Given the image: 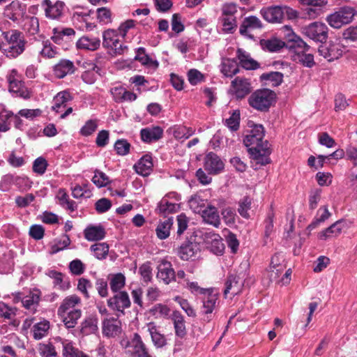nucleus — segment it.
Instances as JSON below:
<instances>
[{
  "label": "nucleus",
  "mask_w": 357,
  "mask_h": 357,
  "mask_svg": "<svg viewBox=\"0 0 357 357\" xmlns=\"http://www.w3.org/2000/svg\"><path fill=\"white\" fill-rule=\"evenodd\" d=\"M121 321L116 318L106 319L102 322V333L107 337H115L121 331Z\"/></svg>",
  "instance_id": "obj_21"
},
{
  "label": "nucleus",
  "mask_w": 357,
  "mask_h": 357,
  "mask_svg": "<svg viewBox=\"0 0 357 357\" xmlns=\"http://www.w3.org/2000/svg\"><path fill=\"white\" fill-rule=\"evenodd\" d=\"M2 35L6 41L2 51L6 57L15 59L24 52L26 41L22 32L13 29L3 32Z\"/></svg>",
  "instance_id": "obj_3"
},
{
  "label": "nucleus",
  "mask_w": 357,
  "mask_h": 357,
  "mask_svg": "<svg viewBox=\"0 0 357 357\" xmlns=\"http://www.w3.org/2000/svg\"><path fill=\"white\" fill-rule=\"evenodd\" d=\"M317 215L318 217L316 218L314 221L307 227V229L310 231L315 229L319 224L325 222L331 216V213L329 212L327 206L321 207L317 211Z\"/></svg>",
  "instance_id": "obj_42"
},
{
  "label": "nucleus",
  "mask_w": 357,
  "mask_h": 357,
  "mask_svg": "<svg viewBox=\"0 0 357 357\" xmlns=\"http://www.w3.org/2000/svg\"><path fill=\"white\" fill-rule=\"evenodd\" d=\"M16 314V308L12 307L3 302H0V317L11 319Z\"/></svg>",
  "instance_id": "obj_61"
},
{
  "label": "nucleus",
  "mask_w": 357,
  "mask_h": 357,
  "mask_svg": "<svg viewBox=\"0 0 357 357\" xmlns=\"http://www.w3.org/2000/svg\"><path fill=\"white\" fill-rule=\"evenodd\" d=\"M243 281L238 275H230L225 282L224 296L225 298L229 294L231 297L240 294L243 288Z\"/></svg>",
  "instance_id": "obj_14"
},
{
  "label": "nucleus",
  "mask_w": 357,
  "mask_h": 357,
  "mask_svg": "<svg viewBox=\"0 0 357 357\" xmlns=\"http://www.w3.org/2000/svg\"><path fill=\"white\" fill-rule=\"evenodd\" d=\"M163 135V130L159 126L143 128L140 131L141 139L146 143L159 140Z\"/></svg>",
  "instance_id": "obj_24"
},
{
  "label": "nucleus",
  "mask_w": 357,
  "mask_h": 357,
  "mask_svg": "<svg viewBox=\"0 0 357 357\" xmlns=\"http://www.w3.org/2000/svg\"><path fill=\"white\" fill-rule=\"evenodd\" d=\"M23 30L29 36H35L39 32V21L36 17H27L24 19Z\"/></svg>",
  "instance_id": "obj_40"
},
{
  "label": "nucleus",
  "mask_w": 357,
  "mask_h": 357,
  "mask_svg": "<svg viewBox=\"0 0 357 357\" xmlns=\"http://www.w3.org/2000/svg\"><path fill=\"white\" fill-rule=\"evenodd\" d=\"M84 237L89 241L102 240L105 236V231L101 226H89L84 231Z\"/></svg>",
  "instance_id": "obj_33"
},
{
  "label": "nucleus",
  "mask_w": 357,
  "mask_h": 357,
  "mask_svg": "<svg viewBox=\"0 0 357 357\" xmlns=\"http://www.w3.org/2000/svg\"><path fill=\"white\" fill-rule=\"evenodd\" d=\"M224 162L220 158L213 152H210L205 156L204 168L208 174H218L224 169Z\"/></svg>",
  "instance_id": "obj_12"
},
{
  "label": "nucleus",
  "mask_w": 357,
  "mask_h": 357,
  "mask_svg": "<svg viewBox=\"0 0 357 357\" xmlns=\"http://www.w3.org/2000/svg\"><path fill=\"white\" fill-rule=\"evenodd\" d=\"M202 216L205 222L215 227H218L220 225L219 213L215 206H208L202 211Z\"/></svg>",
  "instance_id": "obj_27"
},
{
  "label": "nucleus",
  "mask_w": 357,
  "mask_h": 357,
  "mask_svg": "<svg viewBox=\"0 0 357 357\" xmlns=\"http://www.w3.org/2000/svg\"><path fill=\"white\" fill-rule=\"evenodd\" d=\"M231 86L236 97L242 98L251 91L250 83L248 79L237 77L231 82Z\"/></svg>",
  "instance_id": "obj_20"
},
{
  "label": "nucleus",
  "mask_w": 357,
  "mask_h": 357,
  "mask_svg": "<svg viewBox=\"0 0 357 357\" xmlns=\"http://www.w3.org/2000/svg\"><path fill=\"white\" fill-rule=\"evenodd\" d=\"M356 11L354 8L350 6H344L340 8L338 10L328 15L326 17V22L328 24L334 29H340L344 24L350 23Z\"/></svg>",
  "instance_id": "obj_5"
},
{
  "label": "nucleus",
  "mask_w": 357,
  "mask_h": 357,
  "mask_svg": "<svg viewBox=\"0 0 357 357\" xmlns=\"http://www.w3.org/2000/svg\"><path fill=\"white\" fill-rule=\"evenodd\" d=\"M38 352L42 357H54L56 356L55 347L51 343H40L38 346Z\"/></svg>",
  "instance_id": "obj_57"
},
{
  "label": "nucleus",
  "mask_w": 357,
  "mask_h": 357,
  "mask_svg": "<svg viewBox=\"0 0 357 357\" xmlns=\"http://www.w3.org/2000/svg\"><path fill=\"white\" fill-rule=\"evenodd\" d=\"M223 31L227 33H233L236 28V20L234 17H221Z\"/></svg>",
  "instance_id": "obj_60"
},
{
  "label": "nucleus",
  "mask_w": 357,
  "mask_h": 357,
  "mask_svg": "<svg viewBox=\"0 0 357 357\" xmlns=\"http://www.w3.org/2000/svg\"><path fill=\"white\" fill-rule=\"evenodd\" d=\"M48 275L54 280V285L61 290H67L70 287L69 282L63 281V275L61 273L56 271H50Z\"/></svg>",
  "instance_id": "obj_50"
},
{
  "label": "nucleus",
  "mask_w": 357,
  "mask_h": 357,
  "mask_svg": "<svg viewBox=\"0 0 357 357\" xmlns=\"http://www.w3.org/2000/svg\"><path fill=\"white\" fill-rule=\"evenodd\" d=\"M239 71L236 62L232 59H223L221 64V72L226 77H232Z\"/></svg>",
  "instance_id": "obj_43"
},
{
  "label": "nucleus",
  "mask_w": 357,
  "mask_h": 357,
  "mask_svg": "<svg viewBox=\"0 0 357 357\" xmlns=\"http://www.w3.org/2000/svg\"><path fill=\"white\" fill-rule=\"evenodd\" d=\"M7 80L9 84V91L13 96L24 99L30 98V91L21 80L20 76L16 70L13 69L10 72L7 76Z\"/></svg>",
  "instance_id": "obj_7"
},
{
  "label": "nucleus",
  "mask_w": 357,
  "mask_h": 357,
  "mask_svg": "<svg viewBox=\"0 0 357 357\" xmlns=\"http://www.w3.org/2000/svg\"><path fill=\"white\" fill-rule=\"evenodd\" d=\"M152 157L150 155H144L134 165L135 172L143 176H149L153 169Z\"/></svg>",
  "instance_id": "obj_23"
},
{
  "label": "nucleus",
  "mask_w": 357,
  "mask_h": 357,
  "mask_svg": "<svg viewBox=\"0 0 357 357\" xmlns=\"http://www.w3.org/2000/svg\"><path fill=\"white\" fill-rule=\"evenodd\" d=\"M202 295L203 313L206 315L204 320L210 321L211 319V314L215 309L218 299V292L213 289H208Z\"/></svg>",
  "instance_id": "obj_10"
},
{
  "label": "nucleus",
  "mask_w": 357,
  "mask_h": 357,
  "mask_svg": "<svg viewBox=\"0 0 357 357\" xmlns=\"http://www.w3.org/2000/svg\"><path fill=\"white\" fill-rule=\"evenodd\" d=\"M91 250L98 259H105L108 255L109 245L106 243H95L91 246Z\"/></svg>",
  "instance_id": "obj_49"
},
{
  "label": "nucleus",
  "mask_w": 357,
  "mask_h": 357,
  "mask_svg": "<svg viewBox=\"0 0 357 357\" xmlns=\"http://www.w3.org/2000/svg\"><path fill=\"white\" fill-rule=\"evenodd\" d=\"M40 297V291L38 289L31 291L28 295L23 297L22 303L23 306L34 312L38 305Z\"/></svg>",
  "instance_id": "obj_29"
},
{
  "label": "nucleus",
  "mask_w": 357,
  "mask_h": 357,
  "mask_svg": "<svg viewBox=\"0 0 357 357\" xmlns=\"http://www.w3.org/2000/svg\"><path fill=\"white\" fill-rule=\"evenodd\" d=\"M302 33L315 42L324 43L328 36V28L321 22H314L302 27Z\"/></svg>",
  "instance_id": "obj_6"
},
{
  "label": "nucleus",
  "mask_w": 357,
  "mask_h": 357,
  "mask_svg": "<svg viewBox=\"0 0 357 357\" xmlns=\"http://www.w3.org/2000/svg\"><path fill=\"white\" fill-rule=\"evenodd\" d=\"M175 334L176 336L183 338L186 335V328L183 316L178 311H174L172 315Z\"/></svg>",
  "instance_id": "obj_32"
},
{
  "label": "nucleus",
  "mask_w": 357,
  "mask_h": 357,
  "mask_svg": "<svg viewBox=\"0 0 357 357\" xmlns=\"http://www.w3.org/2000/svg\"><path fill=\"white\" fill-rule=\"evenodd\" d=\"M56 198L59 202V204L63 208L74 211L77 209V204L73 200L68 198V195L64 189H59L56 195Z\"/></svg>",
  "instance_id": "obj_41"
},
{
  "label": "nucleus",
  "mask_w": 357,
  "mask_h": 357,
  "mask_svg": "<svg viewBox=\"0 0 357 357\" xmlns=\"http://www.w3.org/2000/svg\"><path fill=\"white\" fill-rule=\"evenodd\" d=\"M57 314L67 328H73L82 314L81 298L76 294L66 296L58 307Z\"/></svg>",
  "instance_id": "obj_2"
},
{
  "label": "nucleus",
  "mask_w": 357,
  "mask_h": 357,
  "mask_svg": "<svg viewBox=\"0 0 357 357\" xmlns=\"http://www.w3.org/2000/svg\"><path fill=\"white\" fill-rule=\"evenodd\" d=\"M194 133L191 128L178 126L174 129L173 135L177 139H187Z\"/></svg>",
  "instance_id": "obj_53"
},
{
  "label": "nucleus",
  "mask_w": 357,
  "mask_h": 357,
  "mask_svg": "<svg viewBox=\"0 0 357 357\" xmlns=\"http://www.w3.org/2000/svg\"><path fill=\"white\" fill-rule=\"evenodd\" d=\"M19 180L18 176L8 174L2 176L0 181V190L2 192L8 191L11 186L14 184V181Z\"/></svg>",
  "instance_id": "obj_55"
},
{
  "label": "nucleus",
  "mask_w": 357,
  "mask_h": 357,
  "mask_svg": "<svg viewBox=\"0 0 357 357\" xmlns=\"http://www.w3.org/2000/svg\"><path fill=\"white\" fill-rule=\"evenodd\" d=\"M284 29L289 32L287 35V47L289 49L294 50L297 55L309 50L310 46L300 36L295 34L289 26H284Z\"/></svg>",
  "instance_id": "obj_11"
},
{
  "label": "nucleus",
  "mask_w": 357,
  "mask_h": 357,
  "mask_svg": "<svg viewBox=\"0 0 357 357\" xmlns=\"http://www.w3.org/2000/svg\"><path fill=\"white\" fill-rule=\"evenodd\" d=\"M252 199L248 197H243L238 204V212L244 218L248 219L250 214L248 211L251 208Z\"/></svg>",
  "instance_id": "obj_54"
},
{
  "label": "nucleus",
  "mask_w": 357,
  "mask_h": 357,
  "mask_svg": "<svg viewBox=\"0 0 357 357\" xmlns=\"http://www.w3.org/2000/svg\"><path fill=\"white\" fill-rule=\"evenodd\" d=\"M344 227L343 220L336 221L326 229L321 231L319 234V238L321 240H326L329 238L336 237L339 236Z\"/></svg>",
  "instance_id": "obj_28"
},
{
  "label": "nucleus",
  "mask_w": 357,
  "mask_h": 357,
  "mask_svg": "<svg viewBox=\"0 0 357 357\" xmlns=\"http://www.w3.org/2000/svg\"><path fill=\"white\" fill-rule=\"evenodd\" d=\"M108 307L116 312V315L119 317L124 314V310L130 307L131 302L128 294L121 291L107 300Z\"/></svg>",
  "instance_id": "obj_9"
},
{
  "label": "nucleus",
  "mask_w": 357,
  "mask_h": 357,
  "mask_svg": "<svg viewBox=\"0 0 357 357\" xmlns=\"http://www.w3.org/2000/svg\"><path fill=\"white\" fill-rule=\"evenodd\" d=\"M50 328V322L43 320L33 325L32 328L33 337L36 340H40L47 335Z\"/></svg>",
  "instance_id": "obj_44"
},
{
  "label": "nucleus",
  "mask_w": 357,
  "mask_h": 357,
  "mask_svg": "<svg viewBox=\"0 0 357 357\" xmlns=\"http://www.w3.org/2000/svg\"><path fill=\"white\" fill-rule=\"evenodd\" d=\"M237 56L241 66L246 70H255L259 67V64L242 49H238Z\"/></svg>",
  "instance_id": "obj_34"
},
{
  "label": "nucleus",
  "mask_w": 357,
  "mask_h": 357,
  "mask_svg": "<svg viewBox=\"0 0 357 357\" xmlns=\"http://www.w3.org/2000/svg\"><path fill=\"white\" fill-rule=\"evenodd\" d=\"M75 71L73 61L68 59L60 60L53 68L54 75L58 79H62Z\"/></svg>",
  "instance_id": "obj_19"
},
{
  "label": "nucleus",
  "mask_w": 357,
  "mask_h": 357,
  "mask_svg": "<svg viewBox=\"0 0 357 357\" xmlns=\"http://www.w3.org/2000/svg\"><path fill=\"white\" fill-rule=\"evenodd\" d=\"M130 144L126 139H118L114 144V149L117 154L126 155L129 153Z\"/></svg>",
  "instance_id": "obj_62"
},
{
  "label": "nucleus",
  "mask_w": 357,
  "mask_h": 357,
  "mask_svg": "<svg viewBox=\"0 0 357 357\" xmlns=\"http://www.w3.org/2000/svg\"><path fill=\"white\" fill-rule=\"evenodd\" d=\"M240 112L238 110H234L229 118L225 120V125L232 131H236L239 128Z\"/></svg>",
  "instance_id": "obj_56"
},
{
  "label": "nucleus",
  "mask_w": 357,
  "mask_h": 357,
  "mask_svg": "<svg viewBox=\"0 0 357 357\" xmlns=\"http://www.w3.org/2000/svg\"><path fill=\"white\" fill-rule=\"evenodd\" d=\"M261 79L269 82L273 86H278L282 82L283 74L280 72L264 73Z\"/></svg>",
  "instance_id": "obj_51"
},
{
  "label": "nucleus",
  "mask_w": 357,
  "mask_h": 357,
  "mask_svg": "<svg viewBox=\"0 0 357 357\" xmlns=\"http://www.w3.org/2000/svg\"><path fill=\"white\" fill-rule=\"evenodd\" d=\"M100 68L93 65V68L90 70H86L82 74V79L86 84H91L96 80V73H98Z\"/></svg>",
  "instance_id": "obj_59"
},
{
  "label": "nucleus",
  "mask_w": 357,
  "mask_h": 357,
  "mask_svg": "<svg viewBox=\"0 0 357 357\" xmlns=\"http://www.w3.org/2000/svg\"><path fill=\"white\" fill-rule=\"evenodd\" d=\"M71 100L72 96L69 92L63 91L58 93L54 98L52 109L57 113L62 112L66 109L67 103Z\"/></svg>",
  "instance_id": "obj_30"
},
{
  "label": "nucleus",
  "mask_w": 357,
  "mask_h": 357,
  "mask_svg": "<svg viewBox=\"0 0 357 357\" xmlns=\"http://www.w3.org/2000/svg\"><path fill=\"white\" fill-rule=\"evenodd\" d=\"M58 49L49 40L43 42V47L40 52V55L47 59L54 58L58 54Z\"/></svg>",
  "instance_id": "obj_52"
},
{
  "label": "nucleus",
  "mask_w": 357,
  "mask_h": 357,
  "mask_svg": "<svg viewBox=\"0 0 357 357\" xmlns=\"http://www.w3.org/2000/svg\"><path fill=\"white\" fill-rule=\"evenodd\" d=\"M121 37V35L120 36L116 31L108 29L103 32L102 45L105 47L111 49L116 47V44H119V40Z\"/></svg>",
  "instance_id": "obj_37"
},
{
  "label": "nucleus",
  "mask_w": 357,
  "mask_h": 357,
  "mask_svg": "<svg viewBox=\"0 0 357 357\" xmlns=\"http://www.w3.org/2000/svg\"><path fill=\"white\" fill-rule=\"evenodd\" d=\"M283 257L279 254L273 255L269 267V278L271 280H276L283 272L284 267L282 264Z\"/></svg>",
  "instance_id": "obj_25"
},
{
  "label": "nucleus",
  "mask_w": 357,
  "mask_h": 357,
  "mask_svg": "<svg viewBox=\"0 0 357 357\" xmlns=\"http://www.w3.org/2000/svg\"><path fill=\"white\" fill-rule=\"evenodd\" d=\"M76 46L80 50L95 51L100 47V40L99 38L84 36L77 41Z\"/></svg>",
  "instance_id": "obj_26"
},
{
  "label": "nucleus",
  "mask_w": 357,
  "mask_h": 357,
  "mask_svg": "<svg viewBox=\"0 0 357 357\" xmlns=\"http://www.w3.org/2000/svg\"><path fill=\"white\" fill-rule=\"evenodd\" d=\"M157 278L166 284H168L172 281L175 280V271L169 261L163 260L160 262L158 266Z\"/></svg>",
  "instance_id": "obj_17"
},
{
  "label": "nucleus",
  "mask_w": 357,
  "mask_h": 357,
  "mask_svg": "<svg viewBox=\"0 0 357 357\" xmlns=\"http://www.w3.org/2000/svg\"><path fill=\"white\" fill-rule=\"evenodd\" d=\"M122 342V345L128 349V352L132 357H152L141 336L135 333L130 340Z\"/></svg>",
  "instance_id": "obj_8"
},
{
  "label": "nucleus",
  "mask_w": 357,
  "mask_h": 357,
  "mask_svg": "<svg viewBox=\"0 0 357 357\" xmlns=\"http://www.w3.org/2000/svg\"><path fill=\"white\" fill-rule=\"evenodd\" d=\"M260 43L264 50L273 52L280 50L284 46V43L278 38L262 40Z\"/></svg>",
  "instance_id": "obj_46"
},
{
  "label": "nucleus",
  "mask_w": 357,
  "mask_h": 357,
  "mask_svg": "<svg viewBox=\"0 0 357 357\" xmlns=\"http://www.w3.org/2000/svg\"><path fill=\"white\" fill-rule=\"evenodd\" d=\"M199 245L196 242L185 241L178 248L177 255L183 261L194 259L199 252Z\"/></svg>",
  "instance_id": "obj_15"
},
{
  "label": "nucleus",
  "mask_w": 357,
  "mask_h": 357,
  "mask_svg": "<svg viewBox=\"0 0 357 357\" xmlns=\"http://www.w3.org/2000/svg\"><path fill=\"white\" fill-rule=\"evenodd\" d=\"M206 241L211 243V248L213 252L217 255H222L225 248L222 239L219 234L215 233H207L206 234Z\"/></svg>",
  "instance_id": "obj_36"
},
{
  "label": "nucleus",
  "mask_w": 357,
  "mask_h": 357,
  "mask_svg": "<svg viewBox=\"0 0 357 357\" xmlns=\"http://www.w3.org/2000/svg\"><path fill=\"white\" fill-rule=\"evenodd\" d=\"M45 16L50 19H58L63 15L65 4L63 1H56L54 3L50 0H44Z\"/></svg>",
  "instance_id": "obj_18"
},
{
  "label": "nucleus",
  "mask_w": 357,
  "mask_h": 357,
  "mask_svg": "<svg viewBox=\"0 0 357 357\" xmlns=\"http://www.w3.org/2000/svg\"><path fill=\"white\" fill-rule=\"evenodd\" d=\"M275 99V93L264 89L255 91L248 99L250 105L261 112L267 111Z\"/></svg>",
  "instance_id": "obj_4"
},
{
  "label": "nucleus",
  "mask_w": 357,
  "mask_h": 357,
  "mask_svg": "<svg viewBox=\"0 0 357 357\" xmlns=\"http://www.w3.org/2000/svg\"><path fill=\"white\" fill-rule=\"evenodd\" d=\"M172 224V218H168L163 222H160L155 229L158 238L160 239H166L168 238Z\"/></svg>",
  "instance_id": "obj_39"
},
{
  "label": "nucleus",
  "mask_w": 357,
  "mask_h": 357,
  "mask_svg": "<svg viewBox=\"0 0 357 357\" xmlns=\"http://www.w3.org/2000/svg\"><path fill=\"white\" fill-rule=\"evenodd\" d=\"M47 162L43 157L36 158L33 164V171L40 175H43L47 169Z\"/></svg>",
  "instance_id": "obj_63"
},
{
  "label": "nucleus",
  "mask_w": 357,
  "mask_h": 357,
  "mask_svg": "<svg viewBox=\"0 0 357 357\" xmlns=\"http://www.w3.org/2000/svg\"><path fill=\"white\" fill-rule=\"evenodd\" d=\"M147 328L154 346L162 348L167 344L165 337L159 332L154 323H149Z\"/></svg>",
  "instance_id": "obj_35"
},
{
  "label": "nucleus",
  "mask_w": 357,
  "mask_h": 357,
  "mask_svg": "<svg viewBox=\"0 0 357 357\" xmlns=\"http://www.w3.org/2000/svg\"><path fill=\"white\" fill-rule=\"evenodd\" d=\"M126 284V277L122 273H116L112 276L109 282L110 289L113 292L118 293Z\"/></svg>",
  "instance_id": "obj_48"
},
{
  "label": "nucleus",
  "mask_w": 357,
  "mask_h": 357,
  "mask_svg": "<svg viewBox=\"0 0 357 357\" xmlns=\"http://www.w3.org/2000/svg\"><path fill=\"white\" fill-rule=\"evenodd\" d=\"M260 14L270 23H280L284 16L283 7L279 6L263 8L260 10Z\"/></svg>",
  "instance_id": "obj_13"
},
{
  "label": "nucleus",
  "mask_w": 357,
  "mask_h": 357,
  "mask_svg": "<svg viewBox=\"0 0 357 357\" xmlns=\"http://www.w3.org/2000/svg\"><path fill=\"white\" fill-rule=\"evenodd\" d=\"M81 351L75 348L71 342L63 343V355L64 357H79Z\"/></svg>",
  "instance_id": "obj_64"
},
{
  "label": "nucleus",
  "mask_w": 357,
  "mask_h": 357,
  "mask_svg": "<svg viewBox=\"0 0 357 357\" xmlns=\"http://www.w3.org/2000/svg\"><path fill=\"white\" fill-rule=\"evenodd\" d=\"M111 93L116 102H132L137 98V95L127 91L122 86L114 87L111 89Z\"/></svg>",
  "instance_id": "obj_22"
},
{
  "label": "nucleus",
  "mask_w": 357,
  "mask_h": 357,
  "mask_svg": "<svg viewBox=\"0 0 357 357\" xmlns=\"http://www.w3.org/2000/svg\"><path fill=\"white\" fill-rule=\"evenodd\" d=\"M97 323V319L95 318H86L81 324V333L85 335L94 333L98 330Z\"/></svg>",
  "instance_id": "obj_47"
},
{
  "label": "nucleus",
  "mask_w": 357,
  "mask_h": 357,
  "mask_svg": "<svg viewBox=\"0 0 357 357\" xmlns=\"http://www.w3.org/2000/svg\"><path fill=\"white\" fill-rule=\"evenodd\" d=\"M178 208L177 204L170 202L167 199L163 198L159 202L157 210L160 215L167 216L170 213H176Z\"/></svg>",
  "instance_id": "obj_38"
},
{
  "label": "nucleus",
  "mask_w": 357,
  "mask_h": 357,
  "mask_svg": "<svg viewBox=\"0 0 357 357\" xmlns=\"http://www.w3.org/2000/svg\"><path fill=\"white\" fill-rule=\"evenodd\" d=\"M243 143L248 147L251 158L257 164L266 165L270 163V145L264 139V128L262 125H254L245 135Z\"/></svg>",
  "instance_id": "obj_1"
},
{
  "label": "nucleus",
  "mask_w": 357,
  "mask_h": 357,
  "mask_svg": "<svg viewBox=\"0 0 357 357\" xmlns=\"http://www.w3.org/2000/svg\"><path fill=\"white\" fill-rule=\"evenodd\" d=\"M26 11V6L19 1H13L7 5L3 11L6 17L13 21H17L21 18Z\"/></svg>",
  "instance_id": "obj_16"
},
{
  "label": "nucleus",
  "mask_w": 357,
  "mask_h": 357,
  "mask_svg": "<svg viewBox=\"0 0 357 357\" xmlns=\"http://www.w3.org/2000/svg\"><path fill=\"white\" fill-rule=\"evenodd\" d=\"M263 24L256 16L251 15L245 17L239 28V32L243 36H248V29H261Z\"/></svg>",
  "instance_id": "obj_31"
},
{
  "label": "nucleus",
  "mask_w": 357,
  "mask_h": 357,
  "mask_svg": "<svg viewBox=\"0 0 357 357\" xmlns=\"http://www.w3.org/2000/svg\"><path fill=\"white\" fill-rule=\"evenodd\" d=\"M93 183L98 188L106 186L109 182V177L102 172L96 169L92 178Z\"/></svg>",
  "instance_id": "obj_58"
},
{
  "label": "nucleus",
  "mask_w": 357,
  "mask_h": 357,
  "mask_svg": "<svg viewBox=\"0 0 357 357\" xmlns=\"http://www.w3.org/2000/svg\"><path fill=\"white\" fill-rule=\"evenodd\" d=\"M136 61H139L142 65L152 66L157 68L158 63L157 61H153L146 54L145 49L144 47H139L136 50V56L135 57Z\"/></svg>",
  "instance_id": "obj_45"
}]
</instances>
